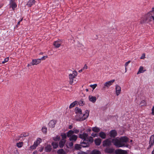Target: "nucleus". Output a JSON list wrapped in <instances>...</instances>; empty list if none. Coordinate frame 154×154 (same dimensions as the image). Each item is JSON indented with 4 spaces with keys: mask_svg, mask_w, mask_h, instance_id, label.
I'll return each mask as SVG.
<instances>
[{
    "mask_svg": "<svg viewBox=\"0 0 154 154\" xmlns=\"http://www.w3.org/2000/svg\"><path fill=\"white\" fill-rule=\"evenodd\" d=\"M23 145V143L22 142H19L17 144V146L19 148L21 147Z\"/></svg>",
    "mask_w": 154,
    "mask_h": 154,
    "instance_id": "c9c22d12",
    "label": "nucleus"
},
{
    "mask_svg": "<svg viewBox=\"0 0 154 154\" xmlns=\"http://www.w3.org/2000/svg\"><path fill=\"white\" fill-rule=\"evenodd\" d=\"M61 135L62 137V140H66L65 139L66 138L67 136L66 134L65 133H62Z\"/></svg>",
    "mask_w": 154,
    "mask_h": 154,
    "instance_id": "7c9ffc66",
    "label": "nucleus"
},
{
    "mask_svg": "<svg viewBox=\"0 0 154 154\" xmlns=\"http://www.w3.org/2000/svg\"><path fill=\"white\" fill-rule=\"evenodd\" d=\"M60 139V136H57L56 137H53L54 140L55 141L58 140Z\"/></svg>",
    "mask_w": 154,
    "mask_h": 154,
    "instance_id": "4c0bfd02",
    "label": "nucleus"
},
{
    "mask_svg": "<svg viewBox=\"0 0 154 154\" xmlns=\"http://www.w3.org/2000/svg\"><path fill=\"white\" fill-rule=\"evenodd\" d=\"M85 103V102L82 100H81L79 102V104L80 106H83Z\"/></svg>",
    "mask_w": 154,
    "mask_h": 154,
    "instance_id": "72a5a7b5",
    "label": "nucleus"
},
{
    "mask_svg": "<svg viewBox=\"0 0 154 154\" xmlns=\"http://www.w3.org/2000/svg\"><path fill=\"white\" fill-rule=\"evenodd\" d=\"M9 59L8 57L5 58L4 59V60L3 61H2V63L4 64V63H5L7 62L8 61Z\"/></svg>",
    "mask_w": 154,
    "mask_h": 154,
    "instance_id": "58836bf2",
    "label": "nucleus"
},
{
    "mask_svg": "<svg viewBox=\"0 0 154 154\" xmlns=\"http://www.w3.org/2000/svg\"><path fill=\"white\" fill-rule=\"evenodd\" d=\"M152 21V14L149 12L141 18L140 23L141 24H143L145 23H148Z\"/></svg>",
    "mask_w": 154,
    "mask_h": 154,
    "instance_id": "20e7f679",
    "label": "nucleus"
},
{
    "mask_svg": "<svg viewBox=\"0 0 154 154\" xmlns=\"http://www.w3.org/2000/svg\"><path fill=\"white\" fill-rule=\"evenodd\" d=\"M90 86L92 88L93 90H94L97 86V85L96 84L91 85H90Z\"/></svg>",
    "mask_w": 154,
    "mask_h": 154,
    "instance_id": "473e14b6",
    "label": "nucleus"
},
{
    "mask_svg": "<svg viewBox=\"0 0 154 154\" xmlns=\"http://www.w3.org/2000/svg\"><path fill=\"white\" fill-rule=\"evenodd\" d=\"M52 148L50 145H47L45 148V151L46 152H49L51 151Z\"/></svg>",
    "mask_w": 154,
    "mask_h": 154,
    "instance_id": "412c9836",
    "label": "nucleus"
},
{
    "mask_svg": "<svg viewBox=\"0 0 154 154\" xmlns=\"http://www.w3.org/2000/svg\"><path fill=\"white\" fill-rule=\"evenodd\" d=\"M143 103V104L144 105H146V102L144 100H143L142 101H141V103Z\"/></svg>",
    "mask_w": 154,
    "mask_h": 154,
    "instance_id": "49530a36",
    "label": "nucleus"
},
{
    "mask_svg": "<svg viewBox=\"0 0 154 154\" xmlns=\"http://www.w3.org/2000/svg\"><path fill=\"white\" fill-rule=\"evenodd\" d=\"M20 21H19L18 23H17V25H19L20 24Z\"/></svg>",
    "mask_w": 154,
    "mask_h": 154,
    "instance_id": "13d9d810",
    "label": "nucleus"
},
{
    "mask_svg": "<svg viewBox=\"0 0 154 154\" xmlns=\"http://www.w3.org/2000/svg\"><path fill=\"white\" fill-rule=\"evenodd\" d=\"M121 91V88L120 87L117 85L116 88V92L117 96H118L120 93Z\"/></svg>",
    "mask_w": 154,
    "mask_h": 154,
    "instance_id": "ddd939ff",
    "label": "nucleus"
},
{
    "mask_svg": "<svg viewBox=\"0 0 154 154\" xmlns=\"http://www.w3.org/2000/svg\"><path fill=\"white\" fill-rule=\"evenodd\" d=\"M32 65V64H31V63H30V64H28L27 65V66L28 67H29V66H31Z\"/></svg>",
    "mask_w": 154,
    "mask_h": 154,
    "instance_id": "6e6d98bb",
    "label": "nucleus"
},
{
    "mask_svg": "<svg viewBox=\"0 0 154 154\" xmlns=\"http://www.w3.org/2000/svg\"><path fill=\"white\" fill-rule=\"evenodd\" d=\"M130 61H129L127 62H126L125 64V67H127V66L130 63Z\"/></svg>",
    "mask_w": 154,
    "mask_h": 154,
    "instance_id": "c03bdc74",
    "label": "nucleus"
},
{
    "mask_svg": "<svg viewBox=\"0 0 154 154\" xmlns=\"http://www.w3.org/2000/svg\"><path fill=\"white\" fill-rule=\"evenodd\" d=\"M37 146V145L34 143L33 145L32 146H31L30 147V148L31 149H35Z\"/></svg>",
    "mask_w": 154,
    "mask_h": 154,
    "instance_id": "e433bc0d",
    "label": "nucleus"
},
{
    "mask_svg": "<svg viewBox=\"0 0 154 154\" xmlns=\"http://www.w3.org/2000/svg\"><path fill=\"white\" fill-rule=\"evenodd\" d=\"M47 128L45 127H43L42 128V131L44 133H46L47 132Z\"/></svg>",
    "mask_w": 154,
    "mask_h": 154,
    "instance_id": "ea45409f",
    "label": "nucleus"
},
{
    "mask_svg": "<svg viewBox=\"0 0 154 154\" xmlns=\"http://www.w3.org/2000/svg\"><path fill=\"white\" fill-rule=\"evenodd\" d=\"M47 57H48L47 56H43L41 58L39 59H41V60H45Z\"/></svg>",
    "mask_w": 154,
    "mask_h": 154,
    "instance_id": "a19ab883",
    "label": "nucleus"
},
{
    "mask_svg": "<svg viewBox=\"0 0 154 154\" xmlns=\"http://www.w3.org/2000/svg\"><path fill=\"white\" fill-rule=\"evenodd\" d=\"M77 102L76 101H74L72 103H71L69 106V108L70 109V108H71L73 107H74L75 105L76 104H77Z\"/></svg>",
    "mask_w": 154,
    "mask_h": 154,
    "instance_id": "bb28decb",
    "label": "nucleus"
},
{
    "mask_svg": "<svg viewBox=\"0 0 154 154\" xmlns=\"http://www.w3.org/2000/svg\"><path fill=\"white\" fill-rule=\"evenodd\" d=\"M41 54H43V53H41Z\"/></svg>",
    "mask_w": 154,
    "mask_h": 154,
    "instance_id": "774afa93",
    "label": "nucleus"
},
{
    "mask_svg": "<svg viewBox=\"0 0 154 154\" xmlns=\"http://www.w3.org/2000/svg\"><path fill=\"white\" fill-rule=\"evenodd\" d=\"M149 13L152 14V13H154V8H152V10L149 12Z\"/></svg>",
    "mask_w": 154,
    "mask_h": 154,
    "instance_id": "09e8293b",
    "label": "nucleus"
},
{
    "mask_svg": "<svg viewBox=\"0 0 154 154\" xmlns=\"http://www.w3.org/2000/svg\"><path fill=\"white\" fill-rule=\"evenodd\" d=\"M75 111L76 116L75 119L77 121H82L86 119L89 116V112L88 110L85 111V113L82 116V110L78 107L75 109Z\"/></svg>",
    "mask_w": 154,
    "mask_h": 154,
    "instance_id": "f03ea898",
    "label": "nucleus"
},
{
    "mask_svg": "<svg viewBox=\"0 0 154 154\" xmlns=\"http://www.w3.org/2000/svg\"><path fill=\"white\" fill-rule=\"evenodd\" d=\"M57 153L58 154H65L66 152L65 151L62 149H60L57 151Z\"/></svg>",
    "mask_w": 154,
    "mask_h": 154,
    "instance_id": "a878e982",
    "label": "nucleus"
},
{
    "mask_svg": "<svg viewBox=\"0 0 154 154\" xmlns=\"http://www.w3.org/2000/svg\"><path fill=\"white\" fill-rule=\"evenodd\" d=\"M41 62V59H33L31 62V64L32 65H37Z\"/></svg>",
    "mask_w": 154,
    "mask_h": 154,
    "instance_id": "9b49d317",
    "label": "nucleus"
},
{
    "mask_svg": "<svg viewBox=\"0 0 154 154\" xmlns=\"http://www.w3.org/2000/svg\"><path fill=\"white\" fill-rule=\"evenodd\" d=\"M128 141V138L126 137H121L119 139L118 137L112 139V142L113 144L117 147H121L125 146L124 143Z\"/></svg>",
    "mask_w": 154,
    "mask_h": 154,
    "instance_id": "7ed1b4c3",
    "label": "nucleus"
},
{
    "mask_svg": "<svg viewBox=\"0 0 154 154\" xmlns=\"http://www.w3.org/2000/svg\"><path fill=\"white\" fill-rule=\"evenodd\" d=\"M80 146H82L81 145H79L76 144L75 145V149H79L81 148Z\"/></svg>",
    "mask_w": 154,
    "mask_h": 154,
    "instance_id": "f704fd0d",
    "label": "nucleus"
},
{
    "mask_svg": "<svg viewBox=\"0 0 154 154\" xmlns=\"http://www.w3.org/2000/svg\"><path fill=\"white\" fill-rule=\"evenodd\" d=\"M56 121L54 120H51L49 123V127L51 128H53L54 127Z\"/></svg>",
    "mask_w": 154,
    "mask_h": 154,
    "instance_id": "2eb2a0df",
    "label": "nucleus"
},
{
    "mask_svg": "<svg viewBox=\"0 0 154 154\" xmlns=\"http://www.w3.org/2000/svg\"><path fill=\"white\" fill-rule=\"evenodd\" d=\"M35 0H29L27 4V5L28 7H30L33 5L35 4Z\"/></svg>",
    "mask_w": 154,
    "mask_h": 154,
    "instance_id": "f3484780",
    "label": "nucleus"
},
{
    "mask_svg": "<svg viewBox=\"0 0 154 154\" xmlns=\"http://www.w3.org/2000/svg\"><path fill=\"white\" fill-rule=\"evenodd\" d=\"M79 137L84 140L83 142L81 143V146L83 147H88L90 143H92L94 141L93 138L91 137H88V134L86 133L80 134Z\"/></svg>",
    "mask_w": 154,
    "mask_h": 154,
    "instance_id": "f257e3e1",
    "label": "nucleus"
},
{
    "mask_svg": "<svg viewBox=\"0 0 154 154\" xmlns=\"http://www.w3.org/2000/svg\"><path fill=\"white\" fill-rule=\"evenodd\" d=\"M102 140L100 138H97L95 140L94 142L96 145L99 146L100 145L101 142Z\"/></svg>",
    "mask_w": 154,
    "mask_h": 154,
    "instance_id": "6ab92c4d",
    "label": "nucleus"
},
{
    "mask_svg": "<svg viewBox=\"0 0 154 154\" xmlns=\"http://www.w3.org/2000/svg\"><path fill=\"white\" fill-rule=\"evenodd\" d=\"M145 54H143L142 55V56L140 57V59H144L145 58Z\"/></svg>",
    "mask_w": 154,
    "mask_h": 154,
    "instance_id": "37998d69",
    "label": "nucleus"
},
{
    "mask_svg": "<svg viewBox=\"0 0 154 154\" xmlns=\"http://www.w3.org/2000/svg\"><path fill=\"white\" fill-rule=\"evenodd\" d=\"M130 141H131V142H132V140H131Z\"/></svg>",
    "mask_w": 154,
    "mask_h": 154,
    "instance_id": "69168bd1",
    "label": "nucleus"
},
{
    "mask_svg": "<svg viewBox=\"0 0 154 154\" xmlns=\"http://www.w3.org/2000/svg\"><path fill=\"white\" fill-rule=\"evenodd\" d=\"M42 140L41 139L39 138H38L36 140L35 142L34 143L37 145L38 146V145L41 142Z\"/></svg>",
    "mask_w": 154,
    "mask_h": 154,
    "instance_id": "c756f323",
    "label": "nucleus"
},
{
    "mask_svg": "<svg viewBox=\"0 0 154 154\" xmlns=\"http://www.w3.org/2000/svg\"><path fill=\"white\" fill-rule=\"evenodd\" d=\"M66 142V140H61L59 143V146L61 148H63L64 146L65 143Z\"/></svg>",
    "mask_w": 154,
    "mask_h": 154,
    "instance_id": "aec40b11",
    "label": "nucleus"
},
{
    "mask_svg": "<svg viewBox=\"0 0 154 154\" xmlns=\"http://www.w3.org/2000/svg\"><path fill=\"white\" fill-rule=\"evenodd\" d=\"M73 134L74 133L75 134H78L79 132V130L77 129H75L73 131Z\"/></svg>",
    "mask_w": 154,
    "mask_h": 154,
    "instance_id": "79ce46f5",
    "label": "nucleus"
},
{
    "mask_svg": "<svg viewBox=\"0 0 154 154\" xmlns=\"http://www.w3.org/2000/svg\"><path fill=\"white\" fill-rule=\"evenodd\" d=\"M43 148H42V149H41V150H39V151H40V152H42V150H43Z\"/></svg>",
    "mask_w": 154,
    "mask_h": 154,
    "instance_id": "680f3d73",
    "label": "nucleus"
},
{
    "mask_svg": "<svg viewBox=\"0 0 154 154\" xmlns=\"http://www.w3.org/2000/svg\"><path fill=\"white\" fill-rule=\"evenodd\" d=\"M152 115H154V105L152 108Z\"/></svg>",
    "mask_w": 154,
    "mask_h": 154,
    "instance_id": "a18cd8bd",
    "label": "nucleus"
},
{
    "mask_svg": "<svg viewBox=\"0 0 154 154\" xmlns=\"http://www.w3.org/2000/svg\"><path fill=\"white\" fill-rule=\"evenodd\" d=\"M88 99L89 100L93 103H94L96 102L97 99L96 97L93 96L91 95L89 96Z\"/></svg>",
    "mask_w": 154,
    "mask_h": 154,
    "instance_id": "4468645a",
    "label": "nucleus"
},
{
    "mask_svg": "<svg viewBox=\"0 0 154 154\" xmlns=\"http://www.w3.org/2000/svg\"><path fill=\"white\" fill-rule=\"evenodd\" d=\"M116 154H127V152L126 150L121 149H117L115 151Z\"/></svg>",
    "mask_w": 154,
    "mask_h": 154,
    "instance_id": "f8f14e48",
    "label": "nucleus"
},
{
    "mask_svg": "<svg viewBox=\"0 0 154 154\" xmlns=\"http://www.w3.org/2000/svg\"><path fill=\"white\" fill-rule=\"evenodd\" d=\"M62 43V41L60 40H58L54 42L53 45L56 48H58L60 47Z\"/></svg>",
    "mask_w": 154,
    "mask_h": 154,
    "instance_id": "0eeeda50",
    "label": "nucleus"
},
{
    "mask_svg": "<svg viewBox=\"0 0 154 154\" xmlns=\"http://www.w3.org/2000/svg\"><path fill=\"white\" fill-rule=\"evenodd\" d=\"M154 144V135H152L150 138L149 141V145L148 148V149L150 148L152 146H153Z\"/></svg>",
    "mask_w": 154,
    "mask_h": 154,
    "instance_id": "6e6552de",
    "label": "nucleus"
},
{
    "mask_svg": "<svg viewBox=\"0 0 154 154\" xmlns=\"http://www.w3.org/2000/svg\"><path fill=\"white\" fill-rule=\"evenodd\" d=\"M127 71V67H125V72H126Z\"/></svg>",
    "mask_w": 154,
    "mask_h": 154,
    "instance_id": "bf43d9fd",
    "label": "nucleus"
},
{
    "mask_svg": "<svg viewBox=\"0 0 154 154\" xmlns=\"http://www.w3.org/2000/svg\"><path fill=\"white\" fill-rule=\"evenodd\" d=\"M85 90L87 92L88 91V89L87 88Z\"/></svg>",
    "mask_w": 154,
    "mask_h": 154,
    "instance_id": "e2e57ef3",
    "label": "nucleus"
},
{
    "mask_svg": "<svg viewBox=\"0 0 154 154\" xmlns=\"http://www.w3.org/2000/svg\"><path fill=\"white\" fill-rule=\"evenodd\" d=\"M73 131L69 130L67 133V137H70L72 136L73 135Z\"/></svg>",
    "mask_w": 154,
    "mask_h": 154,
    "instance_id": "4be33fe9",
    "label": "nucleus"
},
{
    "mask_svg": "<svg viewBox=\"0 0 154 154\" xmlns=\"http://www.w3.org/2000/svg\"><path fill=\"white\" fill-rule=\"evenodd\" d=\"M52 145L54 149L57 148L58 146V143L55 142H52Z\"/></svg>",
    "mask_w": 154,
    "mask_h": 154,
    "instance_id": "2f4dec72",
    "label": "nucleus"
},
{
    "mask_svg": "<svg viewBox=\"0 0 154 154\" xmlns=\"http://www.w3.org/2000/svg\"><path fill=\"white\" fill-rule=\"evenodd\" d=\"M78 137L77 135H73L69 137V140L72 142H75L77 140Z\"/></svg>",
    "mask_w": 154,
    "mask_h": 154,
    "instance_id": "dca6fc26",
    "label": "nucleus"
},
{
    "mask_svg": "<svg viewBox=\"0 0 154 154\" xmlns=\"http://www.w3.org/2000/svg\"><path fill=\"white\" fill-rule=\"evenodd\" d=\"M87 68H88V66H87V65H86V64H85L83 68V70H84L85 69H86Z\"/></svg>",
    "mask_w": 154,
    "mask_h": 154,
    "instance_id": "de8ad7c7",
    "label": "nucleus"
},
{
    "mask_svg": "<svg viewBox=\"0 0 154 154\" xmlns=\"http://www.w3.org/2000/svg\"><path fill=\"white\" fill-rule=\"evenodd\" d=\"M77 72L74 70L72 72V73L69 75V83L70 85H72L73 83L74 79L75 78L77 75Z\"/></svg>",
    "mask_w": 154,
    "mask_h": 154,
    "instance_id": "39448f33",
    "label": "nucleus"
},
{
    "mask_svg": "<svg viewBox=\"0 0 154 154\" xmlns=\"http://www.w3.org/2000/svg\"><path fill=\"white\" fill-rule=\"evenodd\" d=\"M91 135L94 137H95L97 136V134H96L93 133L91 134Z\"/></svg>",
    "mask_w": 154,
    "mask_h": 154,
    "instance_id": "8fccbe9b",
    "label": "nucleus"
},
{
    "mask_svg": "<svg viewBox=\"0 0 154 154\" xmlns=\"http://www.w3.org/2000/svg\"><path fill=\"white\" fill-rule=\"evenodd\" d=\"M112 141L109 139H107L103 142V146H110L111 144Z\"/></svg>",
    "mask_w": 154,
    "mask_h": 154,
    "instance_id": "1a4fd4ad",
    "label": "nucleus"
},
{
    "mask_svg": "<svg viewBox=\"0 0 154 154\" xmlns=\"http://www.w3.org/2000/svg\"><path fill=\"white\" fill-rule=\"evenodd\" d=\"M152 20L154 21V13H152Z\"/></svg>",
    "mask_w": 154,
    "mask_h": 154,
    "instance_id": "3c124183",
    "label": "nucleus"
},
{
    "mask_svg": "<svg viewBox=\"0 0 154 154\" xmlns=\"http://www.w3.org/2000/svg\"><path fill=\"white\" fill-rule=\"evenodd\" d=\"M91 154H101L100 152L97 150H94L92 151L91 153Z\"/></svg>",
    "mask_w": 154,
    "mask_h": 154,
    "instance_id": "c85d7f7f",
    "label": "nucleus"
},
{
    "mask_svg": "<svg viewBox=\"0 0 154 154\" xmlns=\"http://www.w3.org/2000/svg\"><path fill=\"white\" fill-rule=\"evenodd\" d=\"M73 142H67L66 144V146L68 148L72 147L73 146Z\"/></svg>",
    "mask_w": 154,
    "mask_h": 154,
    "instance_id": "393cba45",
    "label": "nucleus"
},
{
    "mask_svg": "<svg viewBox=\"0 0 154 154\" xmlns=\"http://www.w3.org/2000/svg\"><path fill=\"white\" fill-rule=\"evenodd\" d=\"M22 20H23V18H22L20 21V22H21V21H22Z\"/></svg>",
    "mask_w": 154,
    "mask_h": 154,
    "instance_id": "0e129e2a",
    "label": "nucleus"
},
{
    "mask_svg": "<svg viewBox=\"0 0 154 154\" xmlns=\"http://www.w3.org/2000/svg\"><path fill=\"white\" fill-rule=\"evenodd\" d=\"M109 136L111 138H114L117 134V133L115 130H112L109 133Z\"/></svg>",
    "mask_w": 154,
    "mask_h": 154,
    "instance_id": "9d476101",
    "label": "nucleus"
},
{
    "mask_svg": "<svg viewBox=\"0 0 154 154\" xmlns=\"http://www.w3.org/2000/svg\"><path fill=\"white\" fill-rule=\"evenodd\" d=\"M89 131H91V129H89Z\"/></svg>",
    "mask_w": 154,
    "mask_h": 154,
    "instance_id": "338daca9",
    "label": "nucleus"
},
{
    "mask_svg": "<svg viewBox=\"0 0 154 154\" xmlns=\"http://www.w3.org/2000/svg\"><path fill=\"white\" fill-rule=\"evenodd\" d=\"M115 81V80L113 79L106 82L104 84V86L103 88V89L105 90L106 88H109L111 85H112Z\"/></svg>",
    "mask_w": 154,
    "mask_h": 154,
    "instance_id": "423d86ee",
    "label": "nucleus"
},
{
    "mask_svg": "<svg viewBox=\"0 0 154 154\" xmlns=\"http://www.w3.org/2000/svg\"><path fill=\"white\" fill-rule=\"evenodd\" d=\"M10 8H11L12 9L14 10V8L16 7L17 5L15 2L10 3Z\"/></svg>",
    "mask_w": 154,
    "mask_h": 154,
    "instance_id": "5701e85b",
    "label": "nucleus"
},
{
    "mask_svg": "<svg viewBox=\"0 0 154 154\" xmlns=\"http://www.w3.org/2000/svg\"><path fill=\"white\" fill-rule=\"evenodd\" d=\"M23 136L24 137H26L27 136H29V134L28 133H27V134H23Z\"/></svg>",
    "mask_w": 154,
    "mask_h": 154,
    "instance_id": "603ef678",
    "label": "nucleus"
},
{
    "mask_svg": "<svg viewBox=\"0 0 154 154\" xmlns=\"http://www.w3.org/2000/svg\"><path fill=\"white\" fill-rule=\"evenodd\" d=\"M92 130L93 131L96 132H98L100 131V128L97 127L93 128Z\"/></svg>",
    "mask_w": 154,
    "mask_h": 154,
    "instance_id": "cd10ccee",
    "label": "nucleus"
},
{
    "mask_svg": "<svg viewBox=\"0 0 154 154\" xmlns=\"http://www.w3.org/2000/svg\"><path fill=\"white\" fill-rule=\"evenodd\" d=\"M143 67L142 66H140L139 69V71L137 73V74H138L140 73L143 72L145 71V70H143Z\"/></svg>",
    "mask_w": 154,
    "mask_h": 154,
    "instance_id": "b1692460",
    "label": "nucleus"
},
{
    "mask_svg": "<svg viewBox=\"0 0 154 154\" xmlns=\"http://www.w3.org/2000/svg\"><path fill=\"white\" fill-rule=\"evenodd\" d=\"M99 136L102 138L105 139L106 137V134L103 132L101 131L99 134Z\"/></svg>",
    "mask_w": 154,
    "mask_h": 154,
    "instance_id": "a211bd4d",
    "label": "nucleus"
},
{
    "mask_svg": "<svg viewBox=\"0 0 154 154\" xmlns=\"http://www.w3.org/2000/svg\"><path fill=\"white\" fill-rule=\"evenodd\" d=\"M10 3L14 2L15 1V0H10Z\"/></svg>",
    "mask_w": 154,
    "mask_h": 154,
    "instance_id": "864d4df0",
    "label": "nucleus"
},
{
    "mask_svg": "<svg viewBox=\"0 0 154 154\" xmlns=\"http://www.w3.org/2000/svg\"><path fill=\"white\" fill-rule=\"evenodd\" d=\"M72 128V125H70L69 126V128L70 129H71Z\"/></svg>",
    "mask_w": 154,
    "mask_h": 154,
    "instance_id": "5fc2aeb1",
    "label": "nucleus"
},
{
    "mask_svg": "<svg viewBox=\"0 0 154 154\" xmlns=\"http://www.w3.org/2000/svg\"><path fill=\"white\" fill-rule=\"evenodd\" d=\"M83 70H84L83 69H81V70H79V72H81L83 71Z\"/></svg>",
    "mask_w": 154,
    "mask_h": 154,
    "instance_id": "4d7b16f0",
    "label": "nucleus"
},
{
    "mask_svg": "<svg viewBox=\"0 0 154 154\" xmlns=\"http://www.w3.org/2000/svg\"><path fill=\"white\" fill-rule=\"evenodd\" d=\"M3 5V4H2L0 5V8H1Z\"/></svg>",
    "mask_w": 154,
    "mask_h": 154,
    "instance_id": "052dcab7",
    "label": "nucleus"
}]
</instances>
